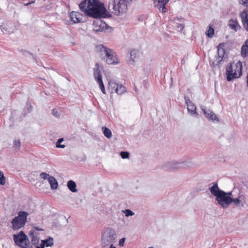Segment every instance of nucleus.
<instances>
[{
  "mask_svg": "<svg viewBox=\"0 0 248 248\" xmlns=\"http://www.w3.org/2000/svg\"><path fill=\"white\" fill-rule=\"evenodd\" d=\"M63 141V138L59 139L56 143V147L58 148H64L65 146L63 144H61V142Z\"/></svg>",
  "mask_w": 248,
  "mask_h": 248,
  "instance_id": "32",
  "label": "nucleus"
},
{
  "mask_svg": "<svg viewBox=\"0 0 248 248\" xmlns=\"http://www.w3.org/2000/svg\"><path fill=\"white\" fill-rule=\"evenodd\" d=\"M127 0H114L108 6V10L117 16L125 13L127 9Z\"/></svg>",
  "mask_w": 248,
  "mask_h": 248,
  "instance_id": "4",
  "label": "nucleus"
},
{
  "mask_svg": "<svg viewBox=\"0 0 248 248\" xmlns=\"http://www.w3.org/2000/svg\"><path fill=\"white\" fill-rule=\"evenodd\" d=\"M247 202V197L244 194H239L237 198H233L232 197V203L238 208L244 207Z\"/></svg>",
  "mask_w": 248,
  "mask_h": 248,
  "instance_id": "13",
  "label": "nucleus"
},
{
  "mask_svg": "<svg viewBox=\"0 0 248 248\" xmlns=\"http://www.w3.org/2000/svg\"><path fill=\"white\" fill-rule=\"evenodd\" d=\"M93 75L95 81L99 85L101 91L104 94H106V90L102 80V75L98 63H96L93 68Z\"/></svg>",
  "mask_w": 248,
  "mask_h": 248,
  "instance_id": "10",
  "label": "nucleus"
},
{
  "mask_svg": "<svg viewBox=\"0 0 248 248\" xmlns=\"http://www.w3.org/2000/svg\"><path fill=\"white\" fill-rule=\"evenodd\" d=\"M52 114L56 117H58L59 116V114L58 111L56 109H53L52 110Z\"/></svg>",
  "mask_w": 248,
  "mask_h": 248,
  "instance_id": "39",
  "label": "nucleus"
},
{
  "mask_svg": "<svg viewBox=\"0 0 248 248\" xmlns=\"http://www.w3.org/2000/svg\"><path fill=\"white\" fill-rule=\"evenodd\" d=\"M106 24L100 20L94 21L93 25V30L95 32H102L104 30Z\"/></svg>",
  "mask_w": 248,
  "mask_h": 248,
  "instance_id": "18",
  "label": "nucleus"
},
{
  "mask_svg": "<svg viewBox=\"0 0 248 248\" xmlns=\"http://www.w3.org/2000/svg\"><path fill=\"white\" fill-rule=\"evenodd\" d=\"M239 2L244 6L248 7V0H240Z\"/></svg>",
  "mask_w": 248,
  "mask_h": 248,
  "instance_id": "37",
  "label": "nucleus"
},
{
  "mask_svg": "<svg viewBox=\"0 0 248 248\" xmlns=\"http://www.w3.org/2000/svg\"><path fill=\"white\" fill-rule=\"evenodd\" d=\"M241 53L244 58L248 56V39L246 41L245 44L242 46Z\"/></svg>",
  "mask_w": 248,
  "mask_h": 248,
  "instance_id": "26",
  "label": "nucleus"
},
{
  "mask_svg": "<svg viewBox=\"0 0 248 248\" xmlns=\"http://www.w3.org/2000/svg\"><path fill=\"white\" fill-rule=\"evenodd\" d=\"M247 87L248 89V74L247 75Z\"/></svg>",
  "mask_w": 248,
  "mask_h": 248,
  "instance_id": "42",
  "label": "nucleus"
},
{
  "mask_svg": "<svg viewBox=\"0 0 248 248\" xmlns=\"http://www.w3.org/2000/svg\"><path fill=\"white\" fill-rule=\"evenodd\" d=\"M219 205L223 208H227L232 203V192H226L223 191L216 198Z\"/></svg>",
  "mask_w": 248,
  "mask_h": 248,
  "instance_id": "7",
  "label": "nucleus"
},
{
  "mask_svg": "<svg viewBox=\"0 0 248 248\" xmlns=\"http://www.w3.org/2000/svg\"><path fill=\"white\" fill-rule=\"evenodd\" d=\"M154 248L153 247H149V248Z\"/></svg>",
  "mask_w": 248,
  "mask_h": 248,
  "instance_id": "45",
  "label": "nucleus"
},
{
  "mask_svg": "<svg viewBox=\"0 0 248 248\" xmlns=\"http://www.w3.org/2000/svg\"><path fill=\"white\" fill-rule=\"evenodd\" d=\"M70 17L74 23H78L83 22V16L82 14L78 12H72L70 14Z\"/></svg>",
  "mask_w": 248,
  "mask_h": 248,
  "instance_id": "16",
  "label": "nucleus"
},
{
  "mask_svg": "<svg viewBox=\"0 0 248 248\" xmlns=\"http://www.w3.org/2000/svg\"><path fill=\"white\" fill-rule=\"evenodd\" d=\"M5 184V178L3 172L0 171V185L3 186Z\"/></svg>",
  "mask_w": 248,
  "mask_h": 248,
  "instance_id": "35",
  "label": "nucleus"
},
{
  "mask_svg": "<svg viewBox=\"0 0 248 248\" xmlns=\"http://www.w3.org/2000/svg\"><path fill=\"white\" fill-rule=\"evenodd\" d=\"M122 212L124 213L126 217H132L135 215V213L130 209H125Z\"/></svg>",
  "mask_w": 248,
  "mask_h": 248,
  "instance_id": "31",
  "label": "nucleus"
},
{
  "mask_svg": "<svg viewBox=\"0 0 248 248\" xmlns=\"http://www.w3.org/2000/svg\"><path fill=\"white\" fill-rule=\"evenodd\" d=\"M166 167L171 171L186 169L191 167V163L188 160L181 161H170L166 164Z\"/></svg>",
  "mask_w": 248,
  "mask_h": 248,
  "instance_id": "8",
  "label": "nucleus"
},
{
  "mask_svg": "<svg viewBox=\"0 0 248 248\" xmlns=\"http://www.w3.org/2000/svg\"><path fill=\"white\" fill-rule=\"evenodd\" d=\"M125 240V239L124 238L121 239L119 242V245L121 247H123L124 246Z\"/></svg>",
  "mask_w": 248,
  "mask_h": 248,
  "instance_id": "38",
  "label": "nucleus"
},
{
  "mask_svg": "<svg viewBox=\"0 0 248 248\" xmlns=\"http://www.w3.org/2000/svg\"><path fill=\"white\" fill-rule=\"evenodd\" d=\"M186 103L187 105V109L188 113L190 115L196 114L197 115L196 113V107L193 102L188 98H185Z\"/></svg>",
  "mask_w": 248,
  "mask_h": 248,
  "instance_id": "20",
  "label": "nucleus"
},
{
  "mask_svg": "<svg viewBox=\"0 0 248 248\" xmlns=\"http://www.w3.org/2000/svg\"><path fill=\"white\" fill-rule=\"evenodd\" d=\"M209 189L211 194L216 197V198L223 191L219 189L217 183H214Z\"/></svg>",
  "mask_w": 248,
  "mask_h": 248,
  "instance_id": "23",
  "label": "nucleus"
},
{
  "mask_svg": "<svg viewBox=\"0 0 248 248\" xmlns=\"http://www.w3.org/2000/svg\"><path fill=\"white\" fill-rule=\"evenodd\" d=\"M102 130L104 135L108 139H110L112 137V132L108 128L102 127Z\"/></svg>",
  "mask_w": 248,
  "mask_h": 248,
  "instance_id": "29",
  "label": "nucleus"
},
{
  "mask_svg": "<svg viewBox=\"0 0 248 248\" xmlns=\"http://www.w3.org/2000/svg\"><path fill=\"white\" fill-rule=\"evenodd\" d=\"M80 10L86 15L94 18L109 16L104 4L98 0H84L79 4Z\"/></svg>",
  "mask_w": 248,
  "mask_h": 248,
  "instance_id": "1",
  "label": "nucleus"
},
{
  "mask_svg": "<svg viewBox=\"0 0 248 248\" xmlns=\"http://www.w3.org/2000/svg\"><path fill=\"white\" fill-rule=\"evenodd\" d=\"M169 0H154L155 6L162 13L166 12L165 5L169 2Z\"/></svg>",
  "mask_w": 248,
  "mask_h": 248,
  "instance_id": "19",
  "label": "nucleus"
},
{
  "mask_svg": "<svg viewBox=\"0 0 248 248\" xmlns=\"http://www.w3.org/2000/svg\"><path fill=\"white\" fill-rule=\"evenodd\" d=\"M242 64L240 61L228 66L226 72L227 80L230 81L234 78H239L242 75Z\"/></svg>",
  "mask_w": 248,
  "mask_h": 248,
  "instance_id": "5",
  "label": "nucleus"
},
{
  "mask_svg": "<svg viewBox=\"0 0 248 248\" xmlns=\"http://www.w3.org/2000/svg\"><path fill=\"white\" fill-rule=\"evenodd\" d=\"M28 213L25 211H20L17 216L11 221L12 228L14 230H18L23 227L27 221Z\"/></svg>",
  "mask_w": 248,
  "mask_h": 248,
  "instance_id": "6",
  "label": "nucleus"
},
{
  "mask_svg": "<svg viewBox=\"0 0 248 248\" xmlns=\"http://www.w3.org/2000/svg\"><path fill=\"white\" fill-rule=\"evenodd\" d=\"M31 4V3H28L25 4V5L28 6V5Z\"/></svg>",
  "mask_w": 248,
  "mask_h": 248,
  "instance_id": "43",
  "label": "nucleus"
},
{
  "mask_svg": "<svg viewBox=\"0 0 248 248\" xmlns=\"http://www.w3.org/2000/svg\"><path fill=\"white\" fill-rule=\"evenodd\" d=\"M54 244L53 239L51 237L41 241L38 248H44L45 247H51Z\"/></svg>",
  "mask_w": 248,
  "mask_h": 248,
  "instance_id": "25",
  "label": "nucleus"
},
{
  "mask_svg": "<svg viewBox=\"0 0 248 248\" xmlns=\"http://www.w3.org/2000/svg\"><path fill=\"white\" fill-rule=\"evenodd\" d=\"M201 109L203 111L204 115L209 120L212 121L213 122H219L218 118L212 111L210 109H206L203 106L201 107Z\"/></svg>",
  "mask_w": 248,
  "mask_h": 248,
  "instance_id": "15",
  "label": "nucleus"
},
{
  "mask_svg": "<svg viewBox=\"0 0 248 248\" xmlns=\"http://www.w3.org/2000/svg\"><path fill=\"white\" fill-rule=\"evenodd\" d=\"M240 17L244 28L248 31V12L244 11L240 13Z\"/></svg>",
  "mask_w": 248,
  "mask_h": 248,
  "instance_id": "22",
  "label": "nucleus"
},
{
  "mask_svg": "<svg viewBox=\"0 0 248 248\" xmlns=\"http://www.w3.org/2000/svg\"><path fill=\"white\" fill-rule=\"evenodd\" d=\"M214 34V29L213 28L212 26L210 25L208 28V29L206 31V35L209 38H212Z\"/></svg>",
  "mask_w": 248,
  "mask_h": 248,
  "instance_id": "30",
  "label": "nucleus"
},
{
  "mask_svg": "<svg viewBox=\"0 0 248 248\" xmlns=\"http://www.w3.org/2000/svg\"><path fill=\"white\" fill-rule=\"evenodd\" d=\"M38 231H43L42 229L35 228L31 229L29 232V237H30L31 244L34 245L36 248H38L39 243V236L38 235Z\"/></svg>",
  "mask_w": 248,
  "mask_h": 248,
  "instance_id": "12",
  "label": "nucleus"
},
{
  "mask_svg": "<svg viewBox=\"0 0 248 248\" xmlns=\"http://www.w3.org/2000/svg\"><path fill=\"white\" fill-rule=\"evenodd\" d=\"M13 146L15 149H19L20 147V141L19 140H15L14 141Z\"/></svg>",
  "mask_w": 248,
  "mask_h": 248,
  "instance_id": "34",
  "label": "nucleus"
},
{
  "mask_svg": "<svg viewBox=\"0 0 248 248\" xmlns=\"http://www.w3.org/2000/svg\"><path fill=\"white\" fill-rule=\"evenodd\" d=\"M50 185L51 188L53 190L56 189L58 187V184L55 177L52 176L48 180Z\"/></svg>",
  "mask_w": 248,
  "mask_h": 248,
  "instance_id": "27",
  "label": "nucleus"
},
{
  "mask_svg": "<svg viewBox=\"0 0 248 248\" xmlns=\"http://www.w3.org/2000/svg\"><path fill=\"white\" fill-rule=\"evenodd\" d=\"M97 51L100 53L101 56H105V62L109 65H117L120 63V61L116 53L112 49L99 45L96 47Z\"/></svg>",
  "mask_w": 248,
  "mask_h": 248,
  "instance_id": "2",
  "label": "nucleus"
},
{
  "mask_svg": "<svg viewBox=\"0 0 248 248\" xmlns=\"http://www.w3.org/2000/svg\"><path fill=\"white\" fill-rule=\"evenodd\" d=\"M34 2V1H33L30 2V3H31V4H32V3H33Z\"/></svg>",
  "mask_w": 248,
  "mask_h": 248,
  "instance_id": "44",
  "label": "nucleus"
},
{
  "mask_svg": "<svg viewBox=\"0 0 248 248\" xmlns=\"http://www.w3.org/2000/svg\"><path fill=\"white\" fill-rule=\"evenodd\" d=\"M120 155L123 159H128L129 158V153L128 152H121Z\"/></svg>",
  "mask_w": 248,
  "mask_h": 248,
  "instance_id": "36",
  "label": "nucleus"
},
{
  "mask_svg": "<svg viewBox=\"0 0 248 248\" xmlns=\"http://www.w3.org/2000/svg\"><path fill=\"white\" fill-rule=\"evenodd\" d=\"M117 234L114 229L107 228L102 232L101 246L102 248H106L111 244L116 242Z\"/></svg>",
  "mask_w": 248,
  "mask_h": 248,
  "instance_id": "3",
  "label": "nucleus"
},
{
  "mask_svg": "<svg viewBox=\"0 0 248 248\" xmlns=\"http://www.w3.org/2000/svg\"><path fill=\"white\" fill-rule=\"evenodd\" d=\"M139 59V52L138 50H133L130 52L129 59L127 63L130 65H134L138 61Z\"/></svg>",
  "mask_w": 248,
  "mask_h": 248,
  "instance_id": "17",
  "label": "nucleus"
},
{
  "mask_svg": "<svg viewBox=\"0 0 248 248\" xmlns=\"http://www.w3.org/2000/svg\"><path fill=\"white\" fill-rule=\"evenodd\" d=\"M108 89L111 93H116L119 95H121L126 92L124 86L113 81L108 82Z\"/></svg>",
  "mask_w": 248,
  "mask_h": 248,
  "instance_id": "11",
  "label": "nucleus"
},
{
  "mask_svg": "<svg viewBox=\"0 0 248 248\" xmlns=\"http://www.w3.org/2000/svg\"><path fill=\"white\" fill-rule=\"evenodd\" d=\"M1 31L5 34L14 33L16 30L15 25L12 23L3 24L0 27Z\"/></svg>",
  "mask_w": 248,
  "mask_h": 248,
  "instance_id": "14",
  "label": "nucleus"
},
{
  "mask_svg": "<svg viewBox=\"0 0 248 248\" xmlns=\"http://www.w3.org/2000/svg\"><path fill=\"white\" fill-rule=\"evenodd\" d=\"M67 186L68 189L72 192H76L77 189L76 188L77 185L75 182L70 180L67 183Z\"/></svg>",
  "mask_w": 248,
  "mask_h": 248,
  "instance_id": "28",
  "label": "nucleus"
},
{
  "mask_svg": "<svg viewBox=\"0 0 248 248\" xmlns=\"http://www.w3.org/2000/svg\"><path fill=\"white\" fill-rule=\"evenodd\" d=\"M13 239L16 244L22 248H27L30 245L28 236L22 231L14 234Z\"/></svg>",
  "mask_w": 248,
  "mask_h": 248,
  "instance_id": "9",
  "label": "nucleus"
},
{
  "mask_svg": "<svg viewBox=\"0 0 248 248\" xmlns=\"http://www.w3.org/2000/svg\"><path fill=\"white\" fill-rule=\"evenodd\" d=\"M31 108L32 107H31V103H28L26 106V108L27 109H28V112H29L31 111Z\"/></svg>",
  "mask_w": 248,
  "mask_h": 248,
  "instance_id": "40",
  "label": "nucleus"
},
{
  "mask_svg": "<svg viewBox=\"0 0 248 248\" xmlns=\"http://www.w3.org/2000/svg\"><path fill=\"white\" fill-rule=\"evenodd\" d=\"M228 25L230 28L234 31H237L241 29V26L236 18L230 19L228 21Z\"/></svg>",
  "mask_w": 248,
  "mask_h": 248,
  "instance_id": "21",
  "label": "nucleus"
},
{
  "mask_svg": "<svg viewBox=\"0 0 248 248\" xmlns=\"http://www.w3.org/2000/svg\"><path fill=\"white\" fill-rule=\"evenodd\" d=\"M40 177L43 180H47L49 179L51 177L48 173H46V172H42L40 174Z\"/></svg>",
  "mask_w": 248,
  "mask_h": 248,
  "instance_id": "33",
  "label": "nucleus"
},
{
  "mask_svg": "<svg viewBox=\"0 0 248 248\" xmlns=\"http://www.w3.org/2000/svg\"><path fill=\"white\" fill-rule=\"evenodd\" d=\"M225 44L221 43L219 44L217 46V54L218 57V60L217 63H219L222 60L223 57L224 56L225 50H224Z\"/></svg>",
  "mask_w": 248,
  "mask_h": 248,
  "instance_id": "24",
  "label": "nucleus"
},
{
  "mask_svg": "<svg viewBox=\"0 0 248 248\" xmlns=\"http://www.w3.org/2000/svg\"><path fill=\"white\" fill-rule=\"evenodd\" d=\"M177 28L178 31H181L184 28V26L182 24H177Z\"/></svg>",
  "mask_w": 248,
  "mask_h": 248,
  "instance_id": "41",
  "label": "nucleus"
}]
</instances>
